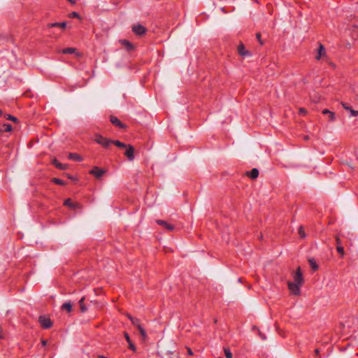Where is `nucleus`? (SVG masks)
Listing matches in <instances>:
<instances>
[{"label": "nucleus", "mask_w": 358, "mask_h": 358, "mask_svg": "<svg viewBox=\"0 0 358 358\" xmlns=\"http://www.w3.org/2000/svg\"><path fill=\"white\" fill-rule=\"evenodd\" d=\"M52 164L59 170H66L68 168L67 164H62L57 160V159H54L52 161Z\"/></svg>", "instance_id": "ddd939ff"}, {"label": "nucleus", "mask_w": 358, "mask_h": 358, "mask_svg": "<svg viewBox=\"0 0 358 358\" xmlns=\"http://www.w3.org/2000/svg\"><path fill=\"white\" fill-rule=\"evenodd\" d=\"M299 114H301V115H306V114L307 113V110H306V108H300L299 109Z\"/></svg>", "instance_id": "f704fd0d"}, {"label": "nucleus", "mask_w": 358, "mask_h": 358, "mask_svg": "<svg viewBox=\"0 0 358 358\" xmlns=\"http://www.w3.org/2000/svg\"><path fill=\"white\" fill-rule=\"evenodd\" d=\"M224 355L226 358H232V353L230 351V349L228 348H224Z\"/></svg>", "instance_id": "bb28decb"}, {"label": "nucleus", "mask_w": 358, "mask_h": 358, "mask_svg": "<svg viewBox=\"0 0 358 358\" xmlns=\"http://www.w3.org/2000/svg\"><path fill=\"white\" fill-rule=\"evenodd\" d=\"M3 130L0 129V134L2 133Z\"/></svg>", "instance_id": "3c124183"}, {"label": "nucleus", "mask_w": 358, "mask_h": 358, "mask_svg": "<svg viewBox=\"0 0 358 358\" xmlns=\"http://www.w3.org/2000/svg\"><path fill=\"white\" fill-rule=\"evenodd\" d=\"M71 18H80V15L77 12H72L69 14Z\"/></svg>", "instance_id": "7c9ffc66"}, {"label": "nucleus", "mask_w": 358, "mask_h": 358, "mask_svg": "<svg viewBox=\"0 0 358 358\" xmlns=\"http://www.w3.org/2000/svg\"><path fill=\"white\" fill-rule=\"evenodd\" d=\"M246 175L251 179H256L259 176V170L253 168L251 171L246 172Z\"/></svg>", "instance_id": "4468645a"}, {"label": "nucleus", "mask_w": 358, "mask_h": 358, "mask_svg": "<svg viewBox=\"0 0 358 358\" xmlns=\"http://www.w3.org/2000/svg\"><path fill=\"white\" fill-rule=\"evenodd\" d=\"M47 27L48 28L59 27L62 29H65L66 28V22H62L48 23L47 24Z\"/></svg>", "instance_id": "f8f14e48"}, {"label": "nucleus", "mask_w": 358, "mask_h": 358, "mask_svg": "<svg viewBox=\"0 0 358 358\" xmlns=\"http://www.w3.org/2000/svg\"><path fill=\"white\" fill-rule=\"evenodd\" d=\"M98 357L99 358H107L106 357H105L103 355H98Z\"/></svg>", "instance_id": "79ce46f5"}, {"label": "nucleus", "mask_w": 358, "mask_h": 358, "mask_svg": "<svg viewBox=\"0 0 358 358\" xmlns=\"http://www.w3.org/2000/svg\"><path fill=\"white\" fill-rule=\"evenodd\" d=\"M351 110H352V108L351 107L349 108V109L348 110H349L350 112L351 111Z\"/></svg>", "instance_id": "de8ad7c7"}, {"label": "nucleus", "mask_w": 358, "mask_h": 358, "mask_svg": "<svg viewBox=\"0 0 358 358\" xmlns=\"http://www.w3.org/2000/svg\"><path fill=\"white\" fill-rule=\"evenodd\" d=\"M218 358H222V357H218Z\"/></svg>", "instance_id": "603ef678"}, {"label": "nucleus", "mask_w": 358, "mask_h": 358, "mask_svg": "<svg viewBox=\"0 0 358 358\" xmlns=\"http://www.w3.org/2000/svg\"><path fill=\"white\" fill-rule=\"evenodd\" d=\"M327 57L326 54V50L324 47V45L322 43H319V47L317 49V55L315 57L316 60H320L322 58H324Z\"/></svg>", "instance_id": "6e6552de"}, {"label": "nucleus", "mask_w": 358, "mask_h": 358, "mask_svg": "<svg viewBox=\"0 0 358 358\" xmlns=\"http://www.w3.org/2000/svg\"><path fill=\"white\" fill-rule=\"evenodd\" d=\"M330 64L334 67V64L333 63H330Z\"/></svg>", "instance_id": "8fccbe9b"}, {"label": "nucleus", "mask_w": 358, "mask_h": 358, "mask_svg": "<svg viewBox=\"0 0 358 358\" xmlns=\"http://www.w3.org/2000/svg\"><path fill=\"white\" fill-rule=\"evenodd\" d=\"M127 317H128V319L131 321V319H134V317H133L131 315H130L129 313H127Z\"/></svg>", "instance_id": "58836bf2"}, {"label": "nucleus", "mask_w": 358, "mask_h": 358, "mask_svg": "<svg viewBox=\"0 0 358 358\" xmlns=\"http://www.w3.org/2000/svg\"><path fill=\"white\" fill-rule=\"evenodd\" d=\"M188 353H189V355H192L193 354L192 351L190 349L188 350Z\"/></svg>", "instance_id": "c03bdc74"}, {"label": "nucleus", "mask_w": 358, "mask_h": 358, "mask_svg": "<svg viewBox=\"0 0 358 358\" xmlns=\"http://www.w3.org/2000/svg\"><path fill=\"white\" fill-rule=\"evenodd\" d=\"M124 155L127 157L128 160L131 162L134 159V148L133 145L128 144L125 148Z\"/></svg>", "instance_id": "0eeeda50"}, {"label": "nucleus", "mask_w": 358, "mask_h": 358, "mask_svg": "<svg viewBox=\"0 0 358 358\" xmlns=\"http://www.w3.org/2000/svg\"><path fill=\"white\" fill-rule=\"evenodd\" d=\"M2 114H3V112H2V110L0 109V117L2 115Z\"/></svg>", "instance_id": "49530a36"}, {"label": "nucleus", "mask_w": 358, "mask_h": 358, "mask_svg": "<svg viewBox=\"0 0 358 358\" xmlns=\"http://www.w3.org/2000/svg\"><path fill=\"white\" fill-rule=\"evenodd\" d=\"M67 176H68V178H69V179H73V178L71 176H70V175H69V174H67Z\"/></svg>", "instance_id": "a18cd8bd"}, {"label": "nucleus", "mask_w": 358, "mask_h": 358, "mask_svg": "<svg viewBox=\"0 0 358 358\" xmlns=\"http://www.w3.org/2000/svg\"><path fill=\"white\" fill-rule=\"evenodd\" d=\"M110 121L114 126L120 129H125L127 128V125L122 123L117 117L114 115L110 116Z\"/></svg>", "instance_id": "423d86ee"}, {"label": "nucleus", "mask_w": 358, "mask_h": 358, "mask_svg": "<svg viewBox=\"0 0 358 358\" xmlns=\"http://www.w3.org/2000/svg\"><path fill=\"white\" fill-rule=\"evenodd\" d=\"M260 336L263 340L266 339V337L264 335L260 334Z\"/></svg>", "instance_id": "37998d69"}, {"label": "nucleus", "mask_w": 358, "mask_h": 358, "mask_svg": "<svg viewBox=\"0 0 358 358\" xmlns=\"http://www.w3.org/2000/svg\"><path fill=\"white\" fill-rule=\"evenodd\" d=\"M124 336L129 344V348L135 352L136 351V348L135 345L134 344V343L131 341L129 334L127 332L124 331Z\"/></svg>", "instance_id": "9b49d317"}, {"label": "nucleus", "mask_w": 358, "mask_h": 358, "mask_svg": "<svg viewBox=\"0 0 358 358\" xmlns=\"http://www.w3.org/2000/svg\"><path fill=\"white\" fill-rule=\"evenodd\" d=\"M156 222H157L158 224H159V225H161V226H163V227H164L165 229H166L169 231H172L174 229V228H175L174 225L168 223L167 222L164 221V220H157L156 221Z\"/></svg>", "instance_id": "9d476101"}, {"label": "nucleus", "mask_w": 358, "mask_h": 358, "mask_svg": "<svg viewBox=\"0 0 358 358\" xmlns=\"http://www.w3.org/2000/svg\"><path fill=\"white\" fill-rule=\"evenodd\" d=\"M293 281L287 282V287L291 294L294 296L301 294V287L304 282V279L300 266L292 273Z\"/></svg>", "instance_id": "f257e3e1"}, {"label": "nucleus", "mask_w": 358, "mask_h": 358, "mask_svg": "<svg viewBox=\"0 0 358 358\" xmlns=\"http://www.w3.org/2000/svg\"><path fill=\"white\" fill-rule=\"evenodd\" d=\"M62 309L66 310L67 312H71L72 309V305L70 301L65 302L62 306Z\"/></svg>", "instance_id": "aec40b11"}, {"label": "nucleus", "mask_w": 358, "mask_h": 358, "mask_svg": "<svg viewBox=\"0 0 358 358\" xmlns=\"http://www.w3.org/2000/svg\"><path fill=\"white\" fill-rule=\"evenodd\" d=\"M131 29L136 36H143L147 31V29L140 24L133 25Z\"/></svg>", "instance_id": "20e7f679"}, {"label": "nucleus", "mask_w": 358, "mask_h": 358, "mask_svg": "<svg viewBox=\"0 0 358 358\" xmlns=\"http://www.w3.org/2000/svg\"><path fill=\"white\" fill-rule=\"evenodd\" d=\"M113 145H115L117 147L120 148H126L128 145V144H125L124 143H122L117 140L113 141Z\"/></svg>", "instance_id": "412c9836"}, {"label": "nucleus", "mask_w": 358, "mask_h": 358, "mask_svg": "<svg viewBox=\"0 0 358 358\" xmlns=\"http://www.w3.org/2000/svg\"><path fill=\"white\" fill-rule=\"evenodd\" d=\"M38 322L41 326L45 329H50L52 326V322L50 318L45 315L40 316L38 318Z\"/></svg>", "instance_id": "7ed1b4c3"}, {"label": "nucleus", "mask_w": 358, "mask_h": 358, "mask_svg": "<svg viewBox=\"0 0 358 358\" xmlns=\"http://www.w3.org/2000/svg\"><path fill=\"white\" fill-rule=\"evenodd\" d=\"M94 140L96 143L101 145L104 148H108L112 144H113L114 141L106 138L99 134H96L94 135Z\"/></svg>", "instance_id": "f03ea898"}, {"label": "nucleus", "mask_w": 358, "mask_h": 358, "mask_svg": "<svg viewBox=\"0 0 358 358\" xmlns=\"http://www.w3.org/2000/svg\"><path fill=\"white\" fill-rule=\"evenodd\" d=\"M76 49L73 48H66L62 50L63 54H73L75 52Z\"/></svg>", "instance_id": "b1692460"}, {"label": "nucleus", "mask_w": 358, "mask_h": 358, "mask_svg": "<svg viewBox=\"0 0 358 358\" xmlns=\"http://www.w3.org/2000/svg\"><path fill=\"white\" fill-rule=\"evenodd\" d=\"M298 233H299V236L301 238H303L306 237V233H305V231H304V229L302 226H301L299 228V230H298Z\"/></svg>", "instance_id": "a878e982"}, {"label": "nucleus", "mask_w": 358, "mask_h": 358, "mask_svg": "<svg viewBox=\"0 0 358 358\" xmlns=\"http://www.w3.org/2000/svg\"><path fill=\"white\" fill-rule=\"evenodd\" d=\"M131 322L134 326H135L137 329L139 328V327H142L141 324V321L138 318L134 317V319H131Z\"/></svg>", "instance_id": "5701e85b"}, {"label": "nucleus", "mask_w": 358, "mask_h": 358, "mask_svg": "<svg viewBox=\"0 0 358 358\" xmlns=\"http://www.w3.org/2000/svg\"><path fill=\"white\" fill-rule=\"evenodd\" d=\"M336 250L341 255V256L343 257L345 255L344 248L342 245H337Z\"/></svg>", "instance_id": "c85d7f7f"}, {"label": "nucleus", "mask_w": 358, "mask_h": 358, "mask_svg": "<svg viewBox=\"0 0 358 358\" xmlns=\"http://www.w3.org/2000/svg\"><path fill=\"white\" fill-rule=\"evenodd\" d=\"M3 127L4 128L3 131L6 132L11 131L13 129V127H12L11 124H4L3 125Z\"/></svg>", "instance_id": "c756f323"}, {"label": "nucleus", "mask_w": 358, "mask_h": 358, "mask_svg": "<svg viewBox=\"0 0 358 358\" xmlns=\"http://www.w3.org/2000/svg\"><path fill=\"white\" fill-rule=\"evenodd\" d=\"M238 54L242 57H249L251 56V53L250 51L247 50L245 48V45L241 43L237 48Z\"/></svg>", "instance_id": "1a4fd4ad"}, {"label": "nucleus", "mask_w": 358, "mask_h": 358, "mask_svg": "<svg viewBox=\"0 0 358 358\" xmlns=\"http://www.w3.org/2000/svg\"><path fill=\"white\" fill-rule=\"evenodd\" d=\"M342 106H343V108H345V110H348L349 109V108H350V106H348V103H342Z\"/></svg>", "instance_id": "4c0bfd02"}, {"label": "nucleus", "mask_w": 358, "mask_h": 358, "mask_svg": "<svg viewBox=\"0 0 358 358\" xmlns=\"http://www.w3.org/2000/svg\"><path fill=\"white\" fill-rule=\"evenodd\" d=\"M315 356L317 357V358H322L320 356V350L318 348H316L315 350Z\"/></svg>", "instance_id": "e433bc0d"}, {"label": "nucleus", "mask_w": 358, "mask_h": 358, "mask_svg": "<svg viewBox=\"0 0 358 358\" xmlns=\"http://www.w3.org/2000/svg\"><path fill=\"white\" fill-rule=\"evenodd\" d=\"M351 115L353 117H357L358 115V110H355L354 109L350 111Z\"/></svg>", "instance_id": "c9c22d12"}, {"label": "nucleus", "mask_w": 358, "mask_h": 358, "mask_svg": "<svg viewBox=\"0 0 358 358\" xmlns=\"http://www.w3.org/2000/svg\"><path fill=\"white\" fill-rule=\"evenodd\" d=\"M68 1H69L71 4H75L76 3V1L75 0H67Z\"/></svg>", "instance_id": "ea45409f"}, {"label": "nucleus", "mask_w": 358, "mask_h": 358, "mask_svg": "<svg viewBox=\"0 0 358 358\" xmlns=\"http://www.w3.org/2000/svg\"><path fill=\"white\" fill-rule=\"evenodd\" d=\"M309 264L311 267V268L313 271H317L318 269V265L317 264L316 262L313 259H310L308 260Z\"/></svg>", "instance_id": "4be33fe9"}, {"label": "nucleus", "mask_w": 358, "mask_h": 358, "mask_svg": "<svg viewBox=\"0 0 358 358\" xmlns=\"http://www.w3.org/2000/svg\"><path fill=\"white\" fill-rule=\"evenodd\" d=\"M85 300V296H83L80 300H79V306H80V310L81 312L84 313L85 311H87V307L85 306V303H84V301Z\"/></svg>", "instance_id": "a211bd4d"}, {"label": "nucleus", "mask_w": 358, "mask_h": 358, "mask_svg": "<svg viewBox=\"0 0 358 358\" xmlns=\"http://www.w3.org/2000/svg\"><path fill=\"white\" fill-rule=\"evenodd\" d=\"M322 113V114H324V115L327 114V115H329V118L330 121H334L335 120V113L330 111L329 110L324 109Z\"/></svg>", "instance_id": "f3484780"}, {"label": "nucleus", "mask_w": 358, "mask_h": 358, "mask_svg": "<svg viewBox=\"0 0 358 358\" xmlns=\"http://www.w3.org/2000/svg\"><path fill=\"white\" fill-rule=\"evenodd\" d=\"M122 44L124 45L128 50H131L134 48L132 43L127 40L122 41Z\"/></svg>", "instance_id": "393cba45"}, {"label": "nucleus", "mask_w": 358, "mask_h": 358, "mask_svg": "<svg viewBox=\"0 0 358 358\" xmlns=\"http://www.w3.org/2000/svg\"><path fill=\"white\" fill-rule=\"evenodd\" d=\"M68 158L76 162H81L83 160V158L80 155L73 152L69 153Z\"/></svg>", "instance_id": "2eb2a0df"}, {"label": "nucleus", "mask_w": 358, "mask_h": 358, "mask_svg": "<svg viewBox=\"0 0 358 358\" xmlns=\"http://www.w3.org/2000/svg\"><path fill=\"white\" fill-rule=\"evenodd\" d=\"M51 182L58 185H65L66 184V182L64 180L57 178H52L51 179Z\"/></svg>", "instance_id": "6ab92c4d"}, {"label": "nucleus", "mask_w": 358, "mask_h": 358, "mask_svg": "<svg viewBox=\"0 0 358 358\" xmlns=\"http://www.w3.org/2000/svg\"><path fill=\"white\" fill-rule=\"evenodd\" d=\"M256 38H257L258 42L259 43V44L262 45L264 44V42L262 40V35H261V34L260 33H257L256 34Z\"/></svg>", "instance_id": "2f4dec72"}, {"label": "nucleus", "mask_w": 358, "mask_h": 358, "mask_svg": "<svg viewBox=\"0 0 358 358\" xmlns=\"http://www.w3.org/2000/svg\"><path fill=\"white\" fill-rule=\"evenodd\" d=\"M336 246L342 245V242H341V240L339 236H336Z\"/></svg>", "instance_id": "72a5a7b5"}, {"label": "nucleus", "mask_w": 358, "mask_h": 358, "mask_svg": "<svg viewBox=\"0 0 358 358\" xmlns=\"http://www.w3.org/2000/svg\"><path fill=\"white\" fill-rule=\"evenodd\" d=\"M105 173L106 171L104 169L98 166H94L93 169L89 171L90 175L94 176L96 178H101Z\"/></svg>", "instance_id": "39448f33"}, {"label": "nucleus", "mask_w": 358, "mask_h": 358, "mask_svg": "<svg viewBox=\"0 0 358 358\" xmlns=\"http://www.w3.org/2000/svg\"><path fill=\"white\" fill-rule=\"evenodd\" d=\"M138 330L139 331V334L141 336V340L143 342L146 341L148 339V335H147V333H146L145 329L143 327H139Z\"/></svg>", "instance_id": "dca6fc26"}, {"label": "nucleus", "mask_w": 358, "mask_h": 358, "mask_svg": "<svg viewBox=\"0 0 358 358\" xmlns=\"http://www.w3.org/2000/svg\"><path fill=\"white\" fill-rule=\"evenodd\" d=\"M64 204L66 206L72 207L73 203L70 199H66L64 202Z\"/></svg>", "instance_id": "473e14b6"}, {"label": "nucleus", "mask_w": 358, "mask_h": 358, "mask_svg": "<svg viewBox=\"0 0 358 358\" xmlns=\"http://www.w3.org/2000/svg\"><path fill=\"white\" fill-rule=\"evenodd\" d=\"M262 238H263V235H262V234H261V236H259V238H261V239H262Z\"/></svg>", "instance_id": "09e8293b"}, {"label": "nucleus", "mask_w": 358, "mask_h": 358, "mask_svg": "<svg viewBox=\"0 0 358 358\" xmlns=\"http://www.w3.org/2000/svg\"><path fill=\"white\" fill-rule=\"evenodd\" d=\"M5 117L6 120H11L14 122H17V118L13 115H9V114H7L5 115Z\"/></svg>", "instance_id": "cd10ccee"}, {"label": "nucleus", "mask_w": 358, "mask_h": 358, "mask_svg": "<svg viewBox=\"0 0 358 358\" xmlns=\"http://www.w3.org/2000/svg\"><path fill=\"white\" fill-rule=\"evenodd\" d=\"M46 343H47V341H45V340H42V345H43V346H45V345H46Z\"/></svg>", "instance_id": "a19ab883"}]
</instances>
